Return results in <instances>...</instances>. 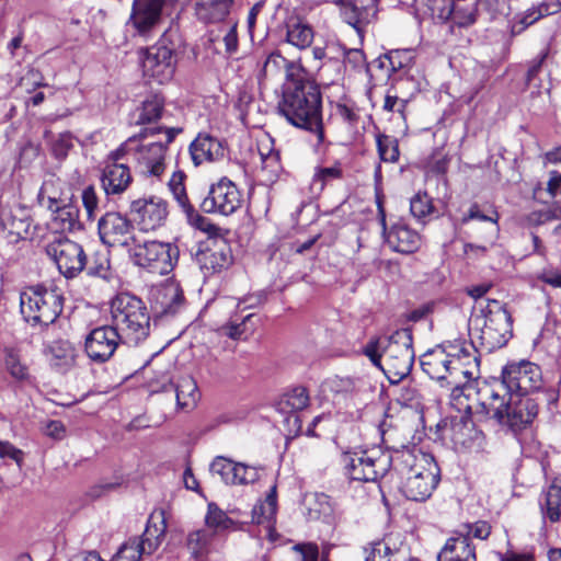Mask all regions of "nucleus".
I'll return each mask as SVG.
<instances>
[{
  "instance_id": "nucleus-1",
  "label": "nucleus",
  "mask_w": 561,
  "mask_h": 561,
  "mask_svg": "<svg viewBox=\"0 0 561 561\" xmlns=\"http://www.w3.org/2000/svg\"><path fill=\"white\" fill-rule=\"evenodd\" d=\"M503 386L480 381L463 388L468 401L466 411L482 419H493L513 431L530 424L538 414V404L531 398L507 396Z\"/></svg>"
},
{
  "instance_id": "nucleus-2",
  "label": "nucleus",
  "mask_w": 561,
  "mask_h": 561,
  "mask_svg": "<svg viewBox=\"0 0 561 561\" xmlns=\"http://www.w3.org/2000/svg\"><path fill=\"white\" fill-rule=\"evenodd\" d=\"M423 371L432 379L460 390L472 382L478 374V357L472 344L463 340L446 342L424 353L420 358Z\"/></svg>"
},
{
  "instance_id": "nucleus-3",
  "label": "nucleus",
  "mask_w": 561,
  "mask_h": 561,
  "mask_svg": "<svg viewBox=\"0 0 561 561\" xmlns=\"http://www.w3.org/2000/svg\"><path fill=\"white\" fill-rule=\"evenodd\" d=\"M161 128H144L139 134L127 138L114 150L115 158H129L135 172L151 182L160 181L168 168V145L173 140V129H164L165 141L152 140Z\"/></svg>"
},
{
  "instance_id": "nucleus-4",
  "label": "nucleus",
  "mask_w": 561,
  "mask_h": 561,
  "mask_svg": "<svg viewBox=\"0 0 561 561\" xmlns=\"http://www.w3.org/2000/svg\"><path fill=\"white\" fill-rule=\"evenodd\" d=\"M391 465L399 476L400 490L409 500H426L438 484L439 468L434 457L419 448L394 450Z\"/></svg>"
},
{
  "instance_id": "nucleus-5",
  "label": "nucleus",
  "mask_w": 561,
  "mask_h": 561,
  "mask_svg": "<svg viewBox=\"0 0 561 561\" xmlns=\"http://www.w3.org/2000/svg\"><path fill=\"white\" fill-rule=\"evenodd\" d=\"M278 111L293 126L314 133L318 142L323 141L321 93L313 82L302 76L286 81Z\"/></svg>"
},
{
  "instance_id": "nucleus-6",
  "label": "nucleus",
  "mask_w": 561,
  "mask_h": 561,
  "mask_svg": "<svg viewBox=\"0 0 561 561\" xmlns=\"http://www.w3.org/2000/svg\"><path fill=\"white\" fill-rule=\"evenodd\" d=\"M470 342L478 350L490 353L504 346L512 336V318L499 300H479L473 305L468 323Z\"/></svg>"
},
{
  "instance_id": "nucleus-7",
  "label": "nucleus",
  "mask_w": 561,
  "mask_h": 561,
  "mask_svg": "<svg viewBox=\"0 0 561 561\" xmlns=\"http://www.w3.org/2000/svg\"><path fill=\"white\" fill-rule=\"evenodd\" d=\"M412 333L401 329L387 337H375L363 347V354L373 365L383 371L390 382L396 383L407 377L413 365Z\"/></svg>"
},
{
  "instance_id": "nucleus-8",
  "label": "nucleus",
  "mask_w": 561,
  "mask_h": 561,
  "mask_svg": "<svg viewBox=\"0 0 561 561\" xmlns=\"http://www.w3.org/2000/svg\"><path fill=\"white\" fill-rule=\"evenodd\" d=\"M113 327L124 343L138 344L150 331V316L145 304L137 297L122 293L111 302Z\"/></svg>"
},
{
  "instance_id": "nucleus-9",
  "label": "nucleus",
  "mask_w": 561,
  "mask_h": 561,
  "mask_svg": "<svg viewBox=\"0 0 561 561\" xmlns=\"http://www.w3.org/2000/svg\"><path fill=\"white\" fill-rule=\"evenodd\" d=\"M21 313L33 325H49L62 311V296L55 288L30 287L21 294Z\"/></svg>"
},
{
  "instance_id": "nucleus-10",
  "label": "nucleus",
  "mask_w": 561,
  "mask_h": 561,
  "mask_svg": "<svg viewBox=\"0 0 561 561\" xmlns=\"http://www.w3.org/2000/svg\"><path fill=\"white\" fill-rule=\"evenodd\" d=\"M127 252L134 264L159 275H165L172 271L178 255V249L171 243L145 240L139 237Z\"/></svg>"
},
{
  "instance_id": "nucleus-11",
  "label": "nucleus",
  "mask_w": 561,
  "mask_h": 561,
  "mask_svg": "<svg viewBox=\"0 0 561 561\" xmlns=\"http://www.w3.org/2000/svg\"><path fill=\"white\" fill-rule=\"evenodd\" d=\"M541 383V369L538 365L527 360L507 364L502 370V380L489 382V385L503 386L502 393L515 397H524L538 390Z\"/></svg>"
},
{
  "instance_id": "nucleus-12",
  "label": "nucleus",
  "mask_w": 561,
  "mask_h": 561,
  "mask_svg": "<svg viewBox=\"0 0 561 561\" xmlns=\"http://www.w3.org/2000/svg\"><path fill=\"white\" fill-rule=\"evenodd\" d=\"M376 451L345 454L343 462L346 476L355 481L374 482L383 477L392 462V455Z\"/></svg>"
},
{
  "instance_id": "nucleus-13",
  "label": "nucleus",
  "mask_w": 561,
  "mask_h": 561,
  "mask_svg": "<svg viewBox=\"0 0 561 561\" xmlns=\"http://www.w3.org/2000/svg\"><path fill=\"white\" fill-rule=\"evenodd\" d=\"M46 253L66 278L76 277L82 272L87 263L82 247L67 238L54 239L47 244Z\"/></svg>"
},
{
  "instance_id": "nucleus-14",
  "label": "nucleus",
  "mask_w": 561,
  "mask_h": 561,
  "mask_svg": "<svg viewBox=\"0 0 561 561\" xmlns=\"http://www.w3.org/2000/svg\"><path fill=\"white\" fill-rule=\"evenodd\" d=\"M242 194L237 185L227 178H221L209 188L201 207L205 213L229 216L242 205Z\"/></svg>"
},
{
  "instance_id": "nucleus-15",
  "label": "nucleus",
  "mask_w": 561,
  "mask_h": 561,
  "mask_svg": "<svg viewBox=\"0 0 561 561\" xmlns=\"http://www.w3.org/2000/svg\"><path fill=\"white\" fill-rule=\"evenodd\" d=\"M124 340L113 325H101L90 331L84 340V352L87 356L98 364L111 359L119 343Z\"/></svg>"
},
{
  "instance_id": "nucleus-16",
  "label": "nucleus",
  "mask_w": 561,
  "mask_h": 561,
  "mask_svg": "<svg viewBox=\"0 0 561 561\" xmlns=\"http://www.w3.org/2000/svg\"><path fill=\"white\" fill-rule=\"evenodd\" d=\"M101 241L108 247H122L127 251L137 242L133 224L119 213H106L99 220Z\"/></svg>"
},
{
  "instance_id": "nucleus-17",
  "label": "nucleus",
  "mask_w": 561,
  "mask_h": 561,
  "mask_svg": "<svg viewBox=\"0 0 561 561\" xmlns=\"http://www.w3.org/2000/svg\"><path fill=\"white\" fill-rule=\"evenodd\" d=\"M175 62L173 51L164 45L149 47L142 58V69L146 77L158 83L169 81L174 73Z\"/></svg>"
},
{
  "instance_id": "nucleus-18",
  "label": "nucleus",
  "mask_w": 561,
  "mask_h": 561,
  "mask_svg": "<svg viewBox=\"0 0 561 561\" xmlns=\"http://www.w3.org/2000/svg\"><path fill=\"white\" fill-rule=\"evenodd\" d=\"M130 211L140 229L150 231L163 225L168 216V205L162 198L150 196L134 201Z\"/></svg>"
},
{
  "instance_id": "nucleus-19",
  "label": "nucleus",
  "mask_w": 561,
  "mask_h": 561,
  "mask_svg": "<svg viewBox=\"0 0 561 561\" xmlns=\"http://www.w3.org/2000/svg\"><path fill=\"white\" fill-rule=\"evenodd\" d=\"M125 158H115L114 150L107 156V160L101 173V186L106 195H119L131 184L133 176L129 167L121 162Z\"/></svg>"
},
{
  "instance_id": "nucleus-20",
  "label": "nucleus",
  "mask_w": 561,
  "mask_h": 561,
  "mask_svg": "<svg viewBox=\"0 0 561 561\" xmlns=\"http://www.w3.org/2000/svg\"><path fill=\"white\" fill-rule=\"evenodd\" d=\"M378 210L382 227L386 229V216L380 203H378ZM385 238L387 244L400 253H413L421 247L420 234L404 224H394L389 230H385Z\"/></svg>"
},
{
  "instance_id": "nucleus-21",
  "label": "nucleus",
  "mask_w": 561,
  "mask_h": 561,
  "mask_svg": "<svg viewBox=\"0 0 561 561\" xmlns=\"http://www.w3.org/2000/svg\"><path fill=\"white\" fill-rule=\"evenodd\" d=\"M340 9L343 20L362 34L364 24H368L377 14V0H332Z\"/></svg>"
},
{
  "instance_id": "nucleus-22",
  "label": "nucleus",
  "mask_w": 561,
  "mask_h": 561,
  "mask_svg": "<svg viewBox=\"0 0 561 561\" xmlns=\"http://www.w3.org/2000/svg\"><path fill=\"white\" fill-rule=\"evenodd\" d=\"M190 154L197 167L224 160L227 153L226 142L207 133H201L190 145Z\"/></svg>"
},
{
  "instance_id": "nucleus-23",
  "label": "nucleus",
  "mask_w": 561,
  "mask_h": 561,
  "mask_svg": "<svg viewBox=\"0 0 561 561\" xmlns=\"http://www.w3.org/2000/svg\"><path fill=\"white\" fill-rule=\"evenodd\" d=\"M403 543L400 534L391 533L364 548L365 561H399L405 557L401 551Z\"/></svg>"
},
{
  "instance_id": "nucleus-24",
  "label": "nucleus",
  "mask_w": 561,
  "mask_h": 561,
  "mask_svg": "<svg viewBox=\"0 0 561 561\" xmlns=\"http://www.w3.org/2000/svg\"><path fill=\"white\" fill-rule=\"evenodd\" d=\"M305 515L309 523H335L336 510L324 493H312L305 497Z\"/></svg>"
},
{
  "instance_id": "nucleus-25",
  "label": "nucleus",
  "mask_w": 561,
  "mask_h": 561,
  "mask_svg": "<svg viewBox=\"0 0 561 561\" xmlns=\"http://www.w3.org/2000/svg\"><path fill=\"white\" fill-rule=\"evenodd\" d=\"M164 0H134L130 20L141 33L156 25L161 16Z\"/></svg>"
},
{
  "instance_id": "nucleus-26",
  "label": "nucleus",
  "mask_w": 561,
  "mask_h": 561,
  "mask_svg": "<svg viewBox=\"0 0 561 561\" xmlns=\"http://www.w3.org/2000/svg\"><path fill=\"white\" fill-rule=\"evenodd\" d=\"M196 19L203 23H219L230 14L234 0H193Z\"/></svg>"
},
{
  "instance_id": "nucleus-27",
  "label": "nucleus",
  "mask_w": 561,
  "mask_h": 561,
  "mask_svg": "<svg viewBox=\"0 0 561 561\" xmlns=\"http://www.w3.org/2000/svg\"><path fill=\"white\" fill-rule=\"evenodd\" d=\"M438 561H477L470 536L459 534L449 538L437 557Z\"/></svg>"
},
{
  "instance_id": "nucleus-28",
  "label": "nucleus",
  "mask_w": 561,
  "mask_h": 561,
  "mask_svg": "<svg viewBox=\"0 0 561 561\" xmlns=\"http://www.w3.org/2000/svg\"><path fill=\"white\" fill-rule=\"evenodd\" d=\"M481 436L482 433L467 417H460L451 423L450 439L457 448H471L481 440Z\"/></svg>"
},
{
  "instance_id": "nucleus-29",
  "label": "nucleus",
  "mask_w": 561,
  "mask_h": 561,
  "mask_svg": "<svg viewBox=\"0 0 561 561\" xmlns=\"http://www.w3.org/2000/svg\"><path fill=\"white\" fill-rule=\"evenodd\" d=\"M53 213V228L60 232H72L81 229L79 220V209L70 203L57 205L56 209H49Z\"/></svg>"
},
{
  "instance_id": "nucleus-30",
  "label": "nucleus",
  "mask_w": 561,
  "mask_h": 561,
  "mask_svg": "<svg viewBox=\"0 0 561 561\" xmlns=\"http://www.w3.org/2000/svg\"><path fill=\"white\" fill-rule=\"evenodd\" d=\"M49 363L59 371H67L76 364L77 351L69 341H54L47 351Z\"/></svg>"
},
{
  "instance_id": "nucleus-31",
  "label": "nucleus",
  "mask_w": 561,
  "mask_h": 561,
  "mask_svg": "<svg viewBox=\"0 0 561 561\" xmlns=\"http://www.w3.org/2000/svg\"><path fill=\"white\" fill-rule=\"evenodd\" d=\"M37 202L46 209H56L57 205L66 202L64 182L55 175L47 176L37 195Z\"/></svg>"
},
{
  "instance_id": "nucleus-32",
  "label": "nucleus",
  "mask_w": 561,
  "mask_h": 561,
  "mask_svg": "<svg viewBox=\"0 0 561 561\" xmlns=\"http://www.w3.org/2000/svg\"><path fill=\"white\" fill-rule=\"evenodd\" d=\"M277 512V486L272 485L264 501L259 502L252 510V523L257 526H274Z\"/></svg>"
},
{
  "instance_id": "nucleus-33",
  "label": "nucleus",
  "mask_w": 561,
  "mask_h": 561,
  "mask_svg": "<svg viewBox=\"0 0 561 561\" xmlns=\"http://www.w3.org/2000/svg\"><path fill=\"white\" fill-rule=\"evenodd\" d=\"M178 409L185 412L192 411L201 400L197 383L191 376L181 377L175 385Z\"/></svg>"
},
{
  "instance_id": "nucleus-34",
  "label": "nucleus",
  "mask_w": 561,
  "mask_h": 561,
  "mask_svg": "<svg viewBox=\"0 0 561 561\" xmlns=\"http://www.w3.org/2000/svg\"><path fill=\"white\" fill-rule=\"evenodd\" d=\"M0 227L10 236L26 238L31 222L21 209H2L0 211Z\"/></svg>"
},
{
  "instance_id": "nucleus-35",
  "label": "nucleus",
  "mask_w": 561,
  "mask_h": 561,
  "mask_svg": "<svg viewBox=\"0 0 561 561\" xmlns=\"http://www.w3.org/2000/svg\"><path fill=\"white\" fill-rule=\"evenodd\" d=\"M543 522L558 523L561 516V481H554L543 495L540 503Z\"/></svg>"
},
{
  "instance_id": "nucleus-36",
  "label": "nucleus",
  "mask_w": 561,
  "mask_h": 561,
  "mask_svg": "<svg viewBox=\"0 0 561 561\" xmlns=\"http://www.w3.org/2000/svg\"><path fill=\"white\" fill-rule=\"evenodd\" d=\"M414 55L411 49H396L378 59L379 67L391 72H398L411 66Z\"/></svg>"
},
{
  "instance_id": "nucleus-37",
  "label": "nucleus",
  "mask_w": 561,
  "mask_h": 561,
  "mask_svg": "<svg viewBox=\"0 0 561 561\" xmlns=\"http://www.w3.org/2000/svg\"><path fill=\"white\" fill-rule=\"evenodd\" d=\"M286 68V78L287 81L296 80V78L301 77L300 70L295 67L293 64H289L284 57H282L277 53H272L265 60L260 78H266L270 75L276 73L282 68Z\"/></svg>"
},
{
  "instance_id": "nucleus-38",
  "label": "nucleus",
  "mask_w": 561,
  "mask_h": 561,
  "mask_svg": "<svg viewBox=\"0 0 561 561\" xmlns=\"http://www.w3.org/2000/svg\"><path fill=\"white\" fill-rule=\"evenodd\" d=\"M186 175L183 171L178 170L174 171L168 182V187L171 194L173 195L174 199L179 204V206L184 210V213L187 216H191L193 214V206L190 204L186 188H185V181Z\"/></svg>"
},
{
  "instance_id": "nucleus-39",
  "label": "nucleus",
  "mask_w": 561,
  "mask_h": 561,
  "mask_svg": "<svg viewBox=\"0 0 561 561\" xmlns=\"http://www.w3.org/2000/svg\"><path fill=\"white\" fill-rule=\"evenodd\" d=\"M164 106V100L158 95H151L147 98L141 106L137 108V118L136 124H148L157 121L161 117L162 111Z\"/></svg>"
},
{
  "instance_id": "nucleus-40",
  "label": "nucleus",
  "mask_w": 561,
  "mask_h": 561,
  "mask_svg": "<svg viewBox=\"0 0 561 561\" xmlns=\"http://www.w3.org/2000/svg\"><path fill=\"white\" fill-rule=\"evenodd\" d=\"M158 302L161 305V313L174 314L184 302L183 293L176 285L165 286L159 293Z\"/></svg>"
},
{
  "instance_id": "nucleus-41",
  "label": "nucleus",
  "mask_w": 561,
  "mask_h": 561,
  "mask_svg": "<svg viewBox=\"0 0 561 561\" xmlns=\"http://www.w3.org/2000/svg\"><path fill=\"white\" fill-rule=\"evenodd\" d=\"M313 39L312 28L300 21L289 23L287 26V42L300 49L311 45Z\"/></svg>"
},
{
  "instance_id": "nucleus-42",
  "label": "nucleus",
  "mask_w": 561,
  "mask_h": 561,
  "mask_svg": "<svg viewBox=\"0 0 561 561\" xmlns=\"http://www.w3.org/2000/svg\"><path fill=\"white\" fill-rule=\"evenodd\" d=\"M164 535V528H145L140 538L130 539L134 543L139 546L141 554H151L162 543Z\"/></svg>"
},
{
  "instance_id": "nucleus-43",
  "label": "nucleus",
  "mask_w": 561,
  "mask_h": 561,
  "mask_svg": "<svg viewBox=\"0 0 561 561\" xmlns=\"http://www.w3.org/2000/svg\"><path fill=\"white\" fill-rule=\"evenodd\" d=\"M211 528H198L192 531L187 538V548L192 556L199 560L208 551V545L213 533Z\"/></svg>"
},
{
  "instance_id": "nucleus-44",
  "label": "nucleus",
  "mask_w": 561,
  "mask_h": 561,
  "mask_svg": "<svg viewBox=\"0 0 561 561\" xmlns=\"http://www.w3.org/2000/svg\"><path fill=\"white\" fill-rule=\"evenodd\" d=\"M477 10L479 15L488 19L506 16L510 13V0H478Z\"/></svg>"
},
{
  "instance_id": "nucleus-45",
  "label": "nucleus",
  "mask_w": 561,
  "mask_h": 561,
  "mask_svg": "<svg viewBox=\"0 0 561 561\" xmlns=\"http://www.w3.org/2000/svg\"><path fill=\"white\" fill-rule=\"evenodd\" d=\"M478 10L477 4L468 3L466 1H454L453 13L450 18L459 26H468L476 21Z\"/></svg>"
},
{
  "instance_id": "nucleus-46",
  "label": "nucleus",
  "mask_w": 561,
  "mask_h": 561,
  "mask_svg": "<svg viewBox=\"0 0 561 561\" xmlns=\"http://www.w3.org/2000/svg\"><path fill=\"white\" fill-rule=\"evenodd\" d=\"M377 148L379 157L385 162H397L399 159L398 140L391 136L379 135L377 137Z\"/></svg>"
},
{
  "instance_id": "nucleus-47",
  "label": "nucleus",
  "mask_w": 561,
  "mask_h": 561,
  "mask_svg": "<svg viewBox=\"0 0 561 561\" xmlns=\"http://www.w3.org/2000/svg\"><path fill=\"white\" fill-rule=\"evenodd\" d=\"M262 469L243 462H236L231 485L254 483L260 479Z\"/></svg>"
},
{
  "instance_id": "nucleus-48",
  "label": "nucleus",
  "mask_w": 561,
  "mask_h": 561,
  "mask_svg": "<svg viewBox=\"0 0 561 561\" xmlns=\"http://www.w3.org/2000/svg\"><path fill=\"white\" fill-rule=\"evenodd\" d=\"M198 260L202 268L207 273L218 272L228 263V259L222 252L210 250L203 252Z\"/></svg>"
},
{
  "instance_id": "nucleus-49",
  "label": "nucleus",
  "mask_w": 561,
  "mask_h": 561,
  "mask_svg": "<svg viewBox=\"0 0 561 561\" xmlns=\"http://www.w3.org/2000/svg\"><path fill=\"white\" fill-rule=\"evenodd\" d=\"M422 3L432 18L440 21L450 19L454 0H422Z\"/></svg>"
},
{
  "instance_id": "nucleus-50",
  "label": "nucleus",
  "mask_w": 561,
  "mask_h": 561,
  "mask_svg": "<svg viewBox=\"0 0 561 561\" xmlns=\"http://www.w3.org/2000/svg\"><path fill=\"white\" fill-rule=\"evenodd\" d=\"M251 318L252 314H248L243 317L240 322L237 320H231L227 324L222 325L219 331L222 335L229 336L232 340L242 339L244 335L252 331V329L248 328V322Z\"/></svg>"
},
{
  "instance_id": "nucleus-51",
  "label": "nucleus",
  "mask_w": 561,
  "mask_h": 561,
  "mask_svg": "<svg viewBox=\"0 0 561 561\" xmlns=\"http://www.w3.org/2000/svg\"><path fill=\"white\" fill-rule=\"evenodd\" d=\"M234 469V461L220 456L216 457L210 463V471L220 476L221 480L229 485H231Z\"/></svg>"
},
{
  "instance_id": "nucleus-52",
  "label": "nucleus",
  "mask_w": 561,
  "mask_h": 561,
  "mask_svg": "<svg viewBox=\"0 0 561 561\" xmlns=\"http://www.w3.org/2000/svg\"><path fill=\"white\" fill-rule=\"evenodd\" d=\"M309 403V396L304 387H297L284 396L283 404L290 410L305 409Z\"/></svg>"
},
{
  "instance_id": "nucleus-53",
  "label": "nucleus",
  "mask_w": 561,
  "mask_h": 561,
  "mask_svg": "<svg viewBox=\"0 0 561 561\" xmlns=\"http://www.w3.org/2000/svg\"><path fill=\"white\" fill-rule=\"evenodd\" d=\"M5 368L18 380H26L30 377L28 368L13 351H9L5 355Z\"/></svg>"
},
{
  "instance_id": "nucleus-54",
  "label": "nucleus",
  "mask_w": 561,
  "mask_h": 561,
  "mask_svg": "<svg viewBox=\"0 0 561 561\" xmlns=\"http://www.w3.org/2000/svg\"><path fill=\"white\" fill-rule=\"evenodd\" d=\"M411 214L419 219L426 217L432 214L433 205L432 199L426 193L419 192L410 203Z\"/></svg>"
},
{
  "instance_id": "nucleus-55",
  "label": "nucleus",
  "mask_w": 561,
  "mask_h": 561,
  "mask_svg": "<svg viewBox=\"0 0 561 561\" xmlns=\"http://www.w3.org/2000/svg\"><path fill=\"white\" fill-rule=\"evenodd\" d=\"M141 557L139 546L128 539L118 548L111 561H140Z\"/></svg>"
},
{
  "instance_id": "nucleus-56",
  "label": "nucleus",
  "mask_w": 561,
  "mask_h": 561,
  "mask_svg": "<svg viewBox=\"0 0 561 561\" xmlns=\"http://www.w3.org/2000/svg\"><path fill=\"white\" fill-rule=\"evenodd\" d=\"M342 175V170L339 165H333L329 168H319L313 175V184H319L322 190L327 183L332 180L340 179Z\"/></svg>"
},
{
  "instance_id": "nucleus-57",
  "label": "nucleus",
  "mask_w": 561,
  "mask_h": 561,
  "mask_svg": "<svg viewBox=\"0 0 561 561\" xmlns=\"http://www.w3.org/2000/svg\"><path fill=\"white\" fill-rule=\"evenodd\" d=\"M205 523L206 526H227V523L232 524V520L215 503H209Z\"/></svg>"
},
{
  "instance_id": "nucleus-58",
  "label": "nucleus",
  "mask_w": 561,
  "mask_h": 561,
  "mask_svg": "<svg viewBox=\"0 0 561 561\" xmlns=\"http://www.w3.org/2000/svg\"><path fill=\"white\" fill-rule=\"evenodd\" d=\"M399 400L402 404L415 410L422 409L423 407L422 396L419 389L412 386L403 387L401 389Z\"/></svg>"
},
{
  "instance_id": "nucleus-59",
  "label": "nucleus",
  "mask_w": 561,
  "mask_h": 561,
  "mask_svg": "<svg viewBox=\"0 0 561 561\" xmlns=\"http://www.w3.org/2000/svg\"><path fill=\"white\" fill-rule=\"evenodd\" d=\"M0 458H10L21 468L23 465L24 454L10 442L0 440Z\"/></svg>"
},
{
  "instance_id": "nucleus-60",
  "label": "nucleus",
  "mask_w": 561,
  "mask_h": 561,
  "mask_svg": "<svg viewBox=\"0 0 561 561\" xmlns=\"http://www.w3.org/2000/svg\"><path fill=\"white\" fill-rule=\"evenodd\" d=\"M407 100L399 99L397 95H386L382 108L387 112L398 113L401 118L405 119Z\"/></svg>"
},
{
  "instance_id": "nucleus-61",
  "label": "nucleus",
  "mask_w": 561,
  "mask_h": 561,
  "mask_svg": "<svg viewBox=\"0 0 561 561\" xmlns=\"http://www.w3.org/2000/svg\"><path fill=\"white\" fill-rule=\"evenodd\" d=\"M82 203L88 217L93 218L99 204V199L93 186H88L82 191Z\"/></svg>"
},
{
  "instance_id": "nucleus-62",
  "label": "nucleus",
  "mask_w": 561,
  "mask_h": 561,
  "mask_svg": "<svg viewBox=\"0 0 561 561\" xmlns=\"http://www.w3.org/2000/svg\"><path fill=\"white\" fill-rule=\"evenodd\" d=\"M262 168L270 170L272 173H277L279 170V157L277 152L268 150L264 152L260 149Z\"/></svg>"
},
{
  "instance_id": "nucleus-63",
  "label": "nucleus",
  "mask_w": 561,
  "mask_h": 561,
  "mask_svg": "<svg viewBox=\"0 0 561 561\" xmlns=\"http://www.w3.org/2000/svg\"><path fill=\"white\" fill-rule=\"evenodd\" d=\"M538 278L541 282H543L545 284L550 285L551 287H554V288L561 287V271L560 270H554V268L543 270L539 274Z\"/></svg>"
},
{
  "instance_id": "nucleus-64",
  "label": "nucleus",
  "mask_w": 561,
  "mask_h": 561,
  "mask_svg": "<svg viewBox=\"0 0 561 561\" xmlns=\"http://www.w3.org/2000/svg\"><path fill=\"white\" fill-rule=\"evenodd\" d=\"M295 550L301 553V561H318L319 549L313 543H301L294 547Z\"/></svg>"
}]
</instances>
